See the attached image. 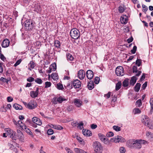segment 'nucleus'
<instances>
[{"label": "nucleus", "instance_id": "f257e3e1", "mask_svg": "<svg viewBox=\"0 0 153 153\" xmlns=\"http://www.w3.org/2000/svg\"><path fill=\"white\" fill-rule=\"evenodd\" d=\"M70 33L71 37L75 39H78L80 36L79 31L77 29L75 28L72 29L70 31Z\"/></svg>", "mask_w": 153, "mask_h": 153}, {"label": "nucleus", "instance_id": "f03ea898", "mask_svg": "<svg viewBox=\"0 0 153 153\" xmlns=\"http://www.w3.org/2000/svg\"><path fill=\"white\" fill-rule=\"evenodd\" d=\"M7 135L13 140H16L17 138L15 135V132L9 128H7L5 129Z\"/></svg>", "mask_w": 153, "mask_h": 153}, {"label": "nucleus", "instance_id": "7ed1b4c3", "mask_svg": "<svg viewBox=\"0 0 153 153\" xmlns=\"http://www.w3.org/2000/svg\"><path fill=\"white\" fill-rule=\"evenodd\" d=\"M25 29L27 30H30L33 28V24L31 20H27L25 22Z\"/></svg>", "mask_w": 153, "mask_h": 153}, {"label": "nucleus", "instance_id": "20e7f679", "mask_svg": "<svg viewBox=\"0 0 153 153\" xmlns=\"http://www.w3.org/2000/svg\"><path fill=\"white\" fill-rule=\"evenodd\" d=\"M93 145L94 149V151L96 152H98L99 151L102 150V147L101 144L98 141L94 142Z\"/></svg>", "mask_w": 153, "mask_h": 153}, {"label": "nucleus", "instance_id": "39448f33", "mask_svg": "<svg viewBox=\"0 0 153 153\" xmlns=\"http://www.w3.org/2000/svg\"><path fill=\"white\" fill-rule=\"evenodd\" d=\"M81 84L80 81L78 79H75L71 82L70 87L71 88L74 87L75 88H79L81 86Z\"/></svg>", "mask_w": 153, "mask_h": 153}, {"label": "nucleus", "instance_id": "423d86ee", "mask_svg": "<svg viewBox=\"0 0 153 153\" xmlns=\"http://www.w3.org/2000/svg\"><path fill=\"white\" fill-rule=\"evenodd\" d=\"M116 74L117 76H123L124 74L123 68L122 66L117 67L115 70Z\"/></svg>", "mask_w": 153, "mask_h": 153}, {"label": "nucleus", "instance_id": "0eeeda50", "mask_svg": "<svg viewBox=\"0 0 153 153\" xmlns=\"http://www.w3.org/2000/svg\"><path fill=\"white\" fill-rule=\"evenodd\" d=\"M111 141L114 142L115 143H118L119 142H123L125 141V139L120 136H117L114 139L111 140Z\"/></svg>", "mask_w": 153, "mask_h": 153}, {"label": "nucleus", "instance_id": "6e6552de", "mask_svg": "<svg viewBox=\"0 0 153 153\" xmlns=\"http://www.w3.org/2000/svg\"><path fill=\"white\" fill-rule=\"evenodd\" d=\"M142 122L145 126L148 125V123L149 122V118L146 115H143L141 117Z\"/></svg>", "mask_w": 153, "mask_h": 153}, {"label": "nucleus", "instance_id": "1a4fd4ad", "mask_svg": "<svg viewBox=\"0 0 153 153\" xmlns=\"http://www.w3.org/2000/svg\"><path fill=\"white\" fill-rule=\"evenodd\" d=\"M128 147L131 149H134V145L135 144V140L131 139L128 140L126 143Z\"/></svg>", "mask_w": 153, "mask_h": 153}, {"label": "nucleus", "instance_id": "9d476101", "mask_svg": "<svg viewBox=\"0 0 153 153\" xmlns=\"http://www.w3.org/2000/svg\"><path fill=\"white\" fill-rule=\"evenodd\" d=\"M85 75V71L83 70H80L78 72V76L80 79H83Z\"/></svg>", "mask_w": 153, "mask_h": 153}, {"label": "nucleus", "instance_id": "9b49d317", "mask_svg": "<svg viewBox=\"0 0 153 153\" xmlns=\"http://www.w3.org/2000/svg\"><path fill=\"white\" fill-rule=\"evenodd\" d=\"M67 100V99H66L65 97H63L62 96H60L57 98L56 100H54L53 101V102L55 104H57V102H59V103H61L64 101Z\"/></svg>", "mask_w": 153, "mask_h": 153}, {"label": "nucleus", "instance_id": "f8f14e48", "mask_svg": "<svg viewBox=\"0 0 153 153\" xmlns=\"http://www.w3.org/2000/svg\"><path fill=\"white\" fill-rule=\"evenodd\" d=\"M32 121L33 123L38 125L40 126L42 124V122L40 119L36 117H33Z\"/></svg>", "mask_w": 153, "mask_h": 153}, {"label": "nucleus", "instance_id": "ddd939ff", "mask_svg": "<svg viewBox=\"0 0 153 153\" xmlns=\"http://www.w3.org/2000/svg\"><path fill=\"white\" fill-rule=\"evenodd\" d=\"M86 75L88 79H91L93 77V72L91 70H88L86 72Z\"/></svg>", "mask_w": 153, "mask_h": 153}, {"label": "nucleus", "instance_id": "4468645a", "mask_svg": "<svg viewBox=\"0 0 153 153\" xmlns=\"http://www.w3.org/2000/svg\"><path fill=\"white\" fill-rule=\"evenodd\" d=\"M82 133L84 136L87 137H89L92 135L91 131L87 129H83L82 130Z\"/></svg>", "mask_w": 153, "mask_h": 153}, {"label": "nucleus", "instance_id": "2eb2a0df", "mask_svg": "<svg viewBox=\"0 0 153 153\" xmlns=\"http://www.w3.org/2000/svg\"><path fill=\"white\" fill-rule=\"evenodd\" d=\"M141 141L137 140H135V144L134 145V148L140 149L141 148L142 146L141 144Z\"/></svg>", "mask_w": 153, "mask_h": 153}, {"label": "nucleus", "instance_id": "dca6fc26", "mask_svg": "<svg viewBox=\"0 0 153 153\" xmlns=\"http://www.w3.org/2000/svg\"><path fill=\"white\" fill-rule=\"evenodd\" d=\"M36 91L30 92V96L33 98H35L37 97L39 93V88H36Z\"/></svg>", "mask_w": 153, "mask_h": 153}, {"label": "nucleus", "instance_id": "f3484780", "mask_svg": "<svg viewBox=\"0 0 153 153\" xmlns=\"http://www.w3.org/2000/svg\"><path fill=\"white\" fill-rule=\"evenodd\" d=\"M10 41L9 40L7 39H4L2 43V46L3 48H6L9 46Z\"/></svg>", "mask_w": 153, "mask_h": 153}, {"label": "nucleus", "instance_id": "a211bd4d", "mask_svg": "<svg viewBox=\"0 0 153 153\" xmlns=\"http://www.w3.org/2000/svg\"><path fill=\"white\" fill-rule=\"evenodd\" d=\"M17 133L18 138L21 141L23 140L24 139V135L22 132L20 130H17Z\"/></svg>", "mask_w": 153, "mask_h": 153}, {"label": "nucleus", "instance_id": "6ab92c4d", "mask_svg": "<svg viewBox=\"0 0 153 153\" xmlns=\"http://www.w3.org/2000/svg\"><path fill=\"white\" fill-rule=\"evenodd\" d=\"M127 19L126 16L123 15L121 16L120 18V21L122 24H126L127 22Z\"/></svg>", "mask_w": 153, "mask_h": 153}, {"label": "nucleus", "instance_id": "aec40b11", "mask_svg": "<svg viewBox=\"0 0 153 153\" xmlns=\"http://www.w3.org/2000/svg\"><path fill=\"white\" fill-rule=\"evenodd\" d=\"M34 10L37 13H41L42 11V8L40 5L37 4L35 6Z\"/></svg>", "mask_w": 153, "mask_h": 153}, {"label": "nucleus", "instance_id": "412c9836", "mask_svg": "<svg viewBox=\"0 0 153 153\" xmlns=\"http://www.w3.org/2000/svg\"><path fill=\"white\" fill-rule=\"evenodd\" d=\"M147 137L151 141L153 140V134L150 132L148 131L146 134Z\"/></svg>", "mask_w": 153, "mask_h": 153}, {"label": "nucleus", "instance_id": "4be33fe9", "mask_svg": "<svg viewBox=\"0 0 153 153\" xmlns=\"http://www.w3.org/2000/svg\"><path fill=\"white\" fill-rule=\"evenodd\" d=\"M98 135L99 138L102 141L105 142L107 141V138H106L105 136L102 134L101 133L99 134Z\"/></svg>", "mask_w": 153, "mask_h": 153}, {"label": "nucleus", "instance_id": "5701e85b", "mask_svg": "<svg viewBox=\"0 0 153 153\" xmlns=\"http://www.w3.org/2000/svg\"><path fill=\"white\" fill-rule=\"evenodd\" d=\"M137 78L136 76H133L131 78L130 81V83L131 85H134L136 82Z\"/></svg>", "mask_w": 153, "mask_h": 153}, {"label": "nucleus", "instance_id": "b1692460", "mask_svg": "<svg viewBox=\"0 0 153 153\" xmlns=\"http://www.w3.org/2000/svg\"><path fill=\"white\" fill-rule=\"evenodd\" d=\"M74 150L76 153H88L83 150L77 148H75Z\"/></svg>", "mask_w": 153, "mask_h": 153}, {"label": "nucleus", "instance_id": "393cba45", "mask_svg": "<svg viewBox=\"0 0 153 153\" xmlns=\"http://www.w3.org/2000/svg\"><path fill=\"white\" fill-rule=\"evenodd\" d=\"M24 128L25 131L26 132L29 134L32 137H33V135L32 134V133L30 130L26 126H25Z\"/></svg>", "mask_w": 153, "mask_h": 153}, {"label": "nucleus", "instance_id": "a878e982", "mask_svg": "<svg viewBox=\"0 0 153 153\" xmlns=\"http://www.w3.org/2000/svg\"><path fill=\"white\" fill-rule=\"evenodd\" d=\"M67 59L70 61H73L74 58L73 56L70 53H67L66 55Z\"/></svg>", "mask_w": 153, "mask_h": 153}, {"label": "nucleus", "instance_id": "bb28decb", "mask_svg": "<svg viewBox=\"0 0 153 153\" xmlns=\"http://www.w3.org/2000/svg\"><path fill=\"white\" fill-rule=\"evenodd\" d=\"M141 84L140 83H137L135 87L134 90L136 92H138L140 89Z\"/></svg>", "mask_w": 153, "mask_h": 153}, {"label": "nucleus", "instance_id": "cd10ccee", "mask_svg": "<svg viewBox=\"0 0 153 153\" xmlns=\"http://www.w3.org/2000/svg\"><path fill=\"white\" fill-rule=\"evenodd\" d=\"M52 127L53 128H54L58 130H62L63 128L62 127L59 125L53 126V127Z\"/></svg>", "mask_w": 153, "mask_h": 153}, {"label": "nucleus", "instance_id": "c85d7f7f", "mask_svg": "<svg viewBox=\"0 0 153 153\" xmlns=\"http://www.w3.org/2000/svg\"><path fill=\"white\" fill-rule=\"evenodd\" d=\"M133 113L134 114H140L141 113V111L138 108H135L133 110Z\"/></svg>", "mask_w": 153, "mask_h": 153}, {"label": "nucleus", "instance_id": "c756f323", "mask_svg": "<svg viewBox=\"0 0 153 153\" xmlns=\"http://www.w3.org/2000/svg\"><path fill=\"white\" fill-rule=\"evenodd\" d=\"M51 77L54 80H56L58 79V76L56 73H52L51 75Z\"/></svg>", "mask_w": 153, "mask_h": 153}, {"label": "nucleus", "instance_id": "7c9ffc66", "mask_svg": "<svg viewBox=\"0 0 153 153\" xmlns=\"http://www.w3.org/2000/svg\"><path fill=\"white\" fill-rule=\"evenodd\" d=\"M121 83L120 82H118L116 84L115 90L116 91L118 90L121 87Z\"/></svg>", "mask_w": 153, "mask_h": 153}, {"label": "nucleus", "instance_id": "2f4dec72", "mask_svg": "<svg viewBox=\"0 0 153 153\" xmlns=\"http://www.w3.org/2000/svg\"><path fill=\"white\" fill-rule=\"evenodd\" d=\"M57 88L58 89L60 90H62L64 89L62 85V84L58 83L56 85Z\"/></svg>", "mask_w": 153, "mask_h": 153}, {"label": "nucleus", "instance_id": "473e14b6", "mask_svg": "<svg viewBox=\"0 0 153 153\" xmlns=\"http://www.w3.org/2000/svg\"><path fill=\"white\" fill-rule=\"evenodd\" d=\"M55 46L57 48H59L60 46V44L59 41L58 40H55L54 42Z\"/></svg>", "mask_w": 153, "mask_h": 153}, {"label": "nucleus", "instance_id": "72a5a7b5", "mask_svg": "<svg viewBox=\"0 0 153 153\" xmlns=\"http://www.w3.org/2000/svg\"><path fill=\"white\" fill-rule=\"evenodd\" d=\"M35 82L39 84H41L43 82L42 80L39 78H37L35 80Z\"/></svg>", "mask_w": 153, "mask_h": 153}, {"label": "nucleus", "instance_id": "f704fd0d", "mask_svg": "<svg viewBox=\"0 0 153 153\" xmlns=\"http://www.w3.org/2000/svg\"><path fill=\"white\" fill-rule=\"evenodd\" d=\"M113 128L114 129L117 131H120L121 130V128L120 127L117 126H114L113 127Z\"/></svg>", "mask_w": 153, "mask_h": 153}, {"label": "nucleus", "instance_id": "c9c22d12", "mask_svg": "<svg viewBox=\"0 0 153 153\" xmlns=\"http://www.w3.org/2000/svg\"><path fill=\"white\" fill-rule=\"evenodd\" d=\"M84 124L82 122H80V123H79L77 126L78 128H79L80 130L82 129L83 128V126Z\"/></svg>", "mask_w": 153, "mask_h": 153}, {"label": "nucleus", "instance_id": "e433bc0d", "mask_svg": "<svg viewBox=\"0 0 153 153\" xmlns=\"http://www.w3.org/2000/svg\"><path fill=\"white\" fill-rule=\"evenodd\" d=\"M128 80H125L124 81L123 83V86L126 87L128 85Z\"/></svg>", "mask_w": 153, "mask_h": 153}, {"label": "nucleus", "instance_id": "4c0bfd02", "mask_svg": "<svg viewBox=\"0 0 153 153\" xmlns=\"http://www.w3.org/2000/svg\"><path fill=\"white\" fill-rule=\"evenodd\" d=\"M29 66H30L31 68H33L35 67V64L34 62L32 61H31L28 64Z\"/></svg>", "mask_w": 153, "mask_h": 153}, {"label": "nucleus", "instance_id": "58836bf2", "mask_svg": "<svg viewBox=\"0 0 153 153\" xmlns=\"http://www.w3.org/2000/svg\"><path fill=\"white\" fill-rule=\"evenodd\" d=\"M0 81H1L2 82H6L7 83H8L9 81L8 80H7L6 78H5L3 77H1V78L0 79Z\"/></svg>", "mask_w": 153, "mask_h": 153}, {"label": "nucleus", "instance_id": "ea45409f", "mask_svg": "<svg viewBox=\"0 0 153 153\" xmlns=\"http://www.w3.org/2000/svg\"><path fill=\"white\" fill-rule=\"evenodd\" d=\"M53 130L51 128H50L48 130L47 133L48 135H51L53 134Z\"/></svg>", "mask_w": 153, "mask_h": 153}, {"label": "nucleus", "instance_id": "a19ab883", "mask_svg": "<svg viewBox=\"0 0 153 153\" xmlns=\"http://www.w3.org/2000/svg\"><path fill=\"white\" fill-rule=\"evenodd\" d=\"M141 63V60L140 59H137L136 61V64L138 66H140Z\"/></svg>", "mask_w": 153, "mask_h": 153}, {"label": "nucleus", "instance_id": "79ce46f5", "mask_svg": "<svg viewBox=\"0 0 153 153\" xmlns=\"http://www.w3.org/2000/svg\"><path fill=\"white\" fill-rule=\"evenodd\" d=\"M51 85V83L49 82H45V88H48L50 87Z\"/></svg>", "mask_w": 153, "mask_h": 153}, {"label": "nucleus", "instance_id": "37998d69", "mask_svg": "<svg viewBox=\"0 0 153 153\" xmlns=\"http://www.w3.org/2000/svg\"><path fill=\"white\" fill-rule=\"evenodd\" d=\"M146 126H148L150 129H153V123L149 122V123H148V125H147Z\"/></svg>", "mask_w": 153, "mask_h": 153}, {"label": "nucleus", "instance_id": "c03bdc74", "mask_svg": "<svg viewBox=\"0 0 153 153\" xmlns=\"http://www.w3.org/2000/svg\"><path fill=\"white\" fill-rule=\"evenodd\" d=\"M125 9L123 7L120 6L119 7V11L120 13H122L125 11Z\"/></svg>", "mask_w": 153, "mask_h": 153}, {"label": "nucleus", "instance_id": "a18cd8bd", "mask_svg": "<svg viewBox=\"0 0 153 153\" xmlns=\"http://www.w3.org/2000/svg\"><path fill=\"white\" fill-rule=\"evenodd\" d=\"M100 80V79L99 77H96L95 78L94 82L96 84H98Z\"/></svg>", "mask_w": 153, "mask_h": 153}, {"label": "nucleus", "instance_id": "49530a36", "mask_svg": "<svg viewBox=\"0 0 153 153\" xmlns=\"http://www.w3.org/2000/svg\"><path fill=\"white\" fill-rule=\"evenodd\" d=\"M7 106H2L0 108V109L2 111H6V108H8Z\"/></svg>", "mask_w": 153, "mask_h": 153}, {"label": "nucleus", "instance_id": "de8ad7c7", "mask_svg": "<svg viewBox=\"0 0 153 153\" xmlns=\"http://www.w3.org/2000/svg\"><path fill=\"white\" fill-rule=\"evenodd\" d=\"M114 135V133L113 132L111 131H110L108 133H107L106 134V136L108 137H112Z\"/></svg>", "mask_w": 153, "mask_h": 153}, {"label": "nucleus", "instance_id": "09e8293b", "mask_svg": "<svg viewBox=\"0 0 153 153\" xmlns=\"http://www.w3.org/2000/svg\"><path fill=\"white\" fill-rule=\"evenodd\" d=\"M137 47L136 46H134L132 50H131V53L133 54H134L135 53L136 50H137Z\"/></svg>", "mask_w": 153, "mask_h": 153}, {"label": "nucleus", "instance_id": "8fccbe9b", "mask_svg": "<svg viewBox=\"0 0 153 153\" xmlns=\"http://www.w3.org/2000/svg\"><path fill=\"white\" fill-rule=\"evenodd\" d=\"M120 151L121 153H125L126 150L124 147H121L120 149Z\"/></svg>", "mask_w": 153, "mask_h": 153}, {"label": "nucleus", "instance_id": "3c124183", "mask_svg": "<svg viewBox=\"0 0 153 153\" xmlns=\"http://www.w3.org/2000/svg\"><path fill=\"white\" fill-rule=\"evenodd\" d=\"M13 107L16 109V110H22L23 109V108L22 106H13Z\"/></svg>", "mask_w": 153, "mask_h": 153}, {"label": "nucleus", "instance_id": "603ef678", "mask_svg": "<svg viewBox=\"0 0 153 153\" xmlns=\"http://www.w3.org/2000/svg\"><path fill=\"white\" fill-rule=\"evenodd\" d=\"M74 108L73 106H68L67 108V110L68 111H70L73 110Z\"/></svg>", "mask_w": 153, "mask_h": 153}, {"label": "nucleus", "instance_id": "864d4df0", "mask_svg": "<svg viewBox=\"0 0 153 153\" xmlns=\"http://www.w3.org/2000/svg\"><path fill=\"white\" fill-rule=\"evenodd\" d=\"M22 61V60L21 59H19L16 62V63L14 64V66L15 67H16L19 65L20 63Z\"/></svg>", "mask_w": 153, "mask_h": 153}, {"label": "nucleus", "instance_id": "5fc2aeb1", "mask_svg": "<svg viewBox=\"0 0 153 153\" xmlns=\"http://www.w3.org/2000/svg\"><path fill=\"white\" fill-rule=\"evenodd\" d=\"M79 123H78V122H74L73 121L71 122V125L72 126L75 127L78 126V124Z\"/></svg>", "mask_w": 153, "mask_h": 153}, {"label": "nucleus", "instance_id": "6e6d98bb", "mask_svg": "<svg viewBox=\"0 0 153 153\" xmlns=\"http://www.w3.org/2000/svg\"><path fill=\"white\" fill-rule=\"evenodd\" d=\"M0 58L3 61H4L6 59V58L4 55L2 54H1V53L0 54Z\"/></svg>", "mask_w": 153, "mask_h": 153}, {"label": "nucleus", "instance_id": "4d7b16f0", "mask_svg": "<svg viewBox=\"0 0 153 153\" xmlns=\"http://www.w3.org/2000/svg\"><path fill=\"white\" fill-rule=\"evenodd\" d=\"M76 138L77 140L79 141V142H84V140L83 139L77 136L76 137Z\"/></svg>", "mask_w": 153, "mask_h": 153}, {"label": "nucleus", "instance_id": "13d9d810", "mask_svg": "<svg viewBox=\"0 0 153 153\" xmlns=\"http://www.w3.org/2000/svg\"><path fill=\"white\" fill-rule=\"evenodd\" d=\"M34 79L33 77H30L27 79V81L28 82H31L34 81Z\"/></svg>", "mask_w": 153, "mask_h": 153}, {"label": "nucleus", "instance_id": "bf43d9fd", "mask_svg": "<svg viewBox=\"0 0 153 153\" xmlns=\"http://www.w3.org/2000/svg\"><path fill=\"white\" fill-rule=\"evenodd\" d=\"M74 102L76 104H80V105L82 104L81 103L80 100L77 99H75L74 100Z\"/></svg>", "mask_w": 153, "mask_h": 153}, {"label": "nucleus", "instance_id": "052dcab7", "mask_svg": "<svg viewBox=\"0 0 153 153\" xmlns=\"http://www.w3.org/2000/svg\"><path fill=\"white\" fill-rule=\"evenodd\" d=\"M142 7L143 8V11L144 12H146L148 10V8L145 5L143 4L142 5Z\"/></svg>", "mask_w": 153, "mask_h": 153}, {"label": "nucleus", "instance_id": "680f3d73", "mask_svg": "<svg viewBox=\"0 0 153 153\" xmlns=\"http://www.w3.org/2000/svg\"><path fill=\"white\" fill-rule=\"evenodd\" d=\"M133 73H137V67L136 66L134 65L133 67Z\"/></svg>", "mask_w": 153, "mask_h": 153}, {"label": "nucleus", "instance_id": "e2e57ef3", "mask_svg": "<svg viewBox=\"0 0 153 153\" xmlns=\"http://www.w3.org/2000/svg\"><path fill=\"white\" fill-rule=\"evenodd\" d=\"M50 67H51L52 68V71H54L55 70L56 68V64H53L51 65Z\"/></svg>", "mask_w": 153, "mask_h": 153}, {"label": "nucleus", "instance_id": "0e129e2a", "mask_svg": "<svg viewBox=\"0 0 153 153\" xmlns=\"http://www.w3.org/2000/svg\"><path fill=\"white\" fill-rule=\"evenodd\" d=\"M88 88L90 90H92L94 88V85L93 84H89L88 85Z\"/></svg>", "mask_w": 153, "mask_h": 153}, {"label": "nucleus", "instance_id": "69168bd1", "mask_svg": "<svg viewBox=\"0 0 153 153\" xmlns=\"http://www.w3.org/2000/svg\"><path fill=\"white\" fill-rule=\"evenodd\" d=\"M26 107L30 109H33L36 107L37 106H26Z\"/></svg>", "mask_w": 153, "mask_h": 153}, {"label": "nucleus", "instance_id": "338daca9", "mask_svg": "<svg viewBox=\"0 0 153 153\" xmlns=\"http://www.w3.org/2000/svg\"><path fill=\"white\" fill-rule=\"evenodd\" d=\"M111 95V92H108V93L107 94H105L104 95V97L107 99L109 98Z\"/></svg>", "mask_w": 153, "mask_h": 153}, {"label": "nucleus", "instance_id": "774afa93", "mask_svg": "<svg viewBox=\"0 0 153 153\" xmlns=\"http://www.w3.org/2000/svg\"><path fill=\"white\" fill-rule=\"evenodd\" d=\"M136 104L137 105H141L142 104L141 100L140 99L138 100L136 102Z\"/></svg>", "mask_w": 153, "mask_h": 153}]
</instances>
